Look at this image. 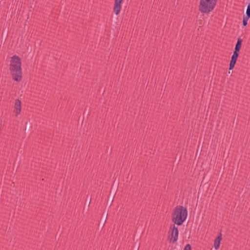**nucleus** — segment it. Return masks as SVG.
<instances>
[{"label": "nucleus", "mask_w": 250, "mask_h": 250, "mask_svg": "<svg viewBox=\"0 0 250 250\" xmlns=\"http://www.w3.org/2000/svg\"><path fill=\"white\" fill-rule=\"evenodd\" d=\"M239 51H233V54L231 57V60H230V61L229 62V70H231L233 69V68L236 64L237 58L239 56Z\"/></svg>", "instance_id": "obj_5"}, {"label": "nucleus", "mask_w": 250, "mask_h": 250, "mask_svg": "<svg viewBox=\"0 0 250 250\" xmlns=\"http://www.w3.org/2000/svg\"><path fill=\"white\" fill-rule=\"evenodd\" d=\"M187 216V209L183 206H177L173 209L171 220L174 224L181 226L185 221Z\"/></svg>", "instance_id": "obj_2"}, {"label": "nucleus", "mask_w": 250, "mask_h": 250, "mask_svg": "<svg viewBox=\"0 0 250 250\" xmlns=\"http://www.w3.org/2000/svg\"><path fill=\"white\" fill-rule=\"evenodd\" d=\"M21 101L19 99H16L14 106V112L15 116H17L20 114L21 112Z\"/></svg>", "instance_id": "obj_6"}, {"label": "nucleus", "mask_w": 250, "mask_h": 250, "mask_svg": "<svg viewBox=\"0 0 250 250\" xmlns=\"http://www.w3.org/2000/svg\"><path fill=\"white\" fill-rule=\"evenodd\" d=\"M242 39L240 38H239L237 40V42L235 44V46L234 48V51H237L240 52L241 45H242Z\"/></svg>", "instance_id": "obj_9"}, {"label": "nucleus", "mask_w": 250, "mask_h": 250, "mask_svg": "<svg viewBox=\"0 0 250 250\" xmlns=\"http://www.w3.org/2000/svg\"><path fill=\"white\" fill-rule=\"evenodd\" d=\"M222 240V234L220 233L214 241V247L215 250H217L220 246V241Z\"/></svg>", "instance_id": "obj_8"}, {"label": "nucleus", "mask_w": 250, "mask_h": 250, "mask_svg": "<svg viewBox=\"0 0 250 250\" xmlns=\"http://www.w3.org/2000/svg\"><path fill=\"white\" fill-rule=\"evenodd\" d=\"M123 0H115L114 6V12L115 15H118L121 9V3Z\"/></svg>", "instance_id": "obj_7"}, {"label": "nucleus", "mask_w": 250, "mask_h": 250, "mask_svg": "<svg viewBox=\"0 0 250 250\" xmlns=\"http://www.w3.org/2000/svg\"><path fill=\"white\" fill-rule=\"evenodd\" d=\"M246 15L245 17H247L250 18V3L248 4L247 10H246Z\"/></svg>", "instance_id": "obj_10"}, {"label": "nucleus", "mask_w": 250, "mask_h": 250, "mask_svg": "<svg viewBox=\"0 0 250 250\" xmlns=\"http://www.w3.org/2000/svg\"><path fill=\"white\" fill-rule=\"evenodd\" d=\"M250 18H249V17H245L244 16L243 17V25L244 26H245L247 25L248 24V20L250 19Z\"/></svg>", "instance_id": "obj_11"}, {"label": "nucleus", "mask_w": 250, "mask_h": 250, "mask_svg": "<svg viewBox=\"0 0 250 250\" xmlns=\"http://www.w3.org/2000/svg\"><path fill=\"white\" fill-rule=\"evenodd\" d=\"M168 239L170 242L175 243L178 240L179 231L175 224L170 227Z\"/></svg>", "instance_id": "obj_4"}, {"label": "nucleus", "mask_w": 250, "mask_h": 250, "mask_svg": "<svg viewBox=\"0 0 250 250\" xmlns=\"http://www.w3.org/2000/svg\"><path fill=\"white\" fill-rule=\"evenodd\" d=\"M9 71L14 81L17 82L21 81L22 78L21 61L19 56L14 55L11 58L9 63Z\"/></svg>", "instance_id": "obj_1"}, {"label": "nucleus", "mask_w": 250, "mask_h": 250, "mask_svg": "<svg viewBox=\"0 0 250 250\" xmlns=\"http://www.w3.org/2000/svg\"><path fill=\"white\" fill-rule=\"evenodd\" d=\"M184 250H191V247L190 244H187L184 248Z\"/></svg>", "instance_id": "obj_12"}, {"label": "nucleus", "mask_w": 250, "mask_h": 250, "mask_svg": "<svg viewBox=\"0 0 250 250\" xmlns=\"http://www.w3.org/2000/svg\"><path fill=\"white\" fill-rule=\"evenodd\" d=\"M217 2V0H200L199 10L202 13H209L213 10Z\"/></svg>", "instance_id": "obj_3"}]
</instances>
